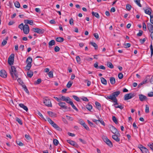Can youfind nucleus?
Here are the masks:
<instances>
[{
  "label": "nucleus",
  "mask_w": 153,
  "mask_h": 153,
  "mask_svg": "<svg viewBox=\"0 0 153 153\" xmlns=\"http://www.w3.org/2000/svg\"><path fill=\"white\" fill-rule=\"evenodd\" d=\"M107 65L108 67L111 68H114V66L113 64L110 62H108L107 63Z\"/></svg>",
  "instance_id": "72a5a7b5"
},
{
  "label": "nucleus",
  "mask_w": 153,
  "mask_h": 153,
  "mask_svg": "<svg viewBox=\"0 0 153 153\" xmlns=\"http://www.w3.org/2000/svg\"><path fill=\"white\" fill-rule=\"evenodd\" d=\"M104 141L109 146L112 147L113 146L111 142L108 139L107 137H104L103 138Z\"/></svg>",
  "instance_id": "423d86ee"
},
{
  "label": "nucleus",
  "mask_w": 153,
  "mask_h": 153,
  "mask_svg": "<svg viewBox=\"0 0 153 153\" xmlns=\"http://www.w3.org/2000/svg\"><path fill=\"white\" fill-rule=\"evenodd\" d=\"M14 4L15 7L18 8H19L20 7V5L19 2L18 1H16L14 3Z\"/></svg>",
  "instance_id": "c9c22d12"
},
{
  "label": "nucleus",
  "mask_w": 153,
  "mask_h": 153,
  "mask_svg": "<svg viewBox=\"0 0 153 153\" xmlns=\"http://www.w3.org/2000/svg\"><path fill=\"white\" fill-rule=\"evenodd\" d=\"M143 30H145V31L146 30V24H145V23H143Z\"/></svg>",
  "instance_id": "4d7b16f0"
},
{
  "label": "nucleus",
  "mask_w": 153,
  "mask_h": 153,
  "mask_svg": "<svg viewBox=\"0 0 153 153\" xmlns=\"http://www.w3.org/2000/svg\"><path fill=\"white\" fill-rule=\"evenodd\" d=\"M0 76L2 77L5 78L7 77V73L4 70H1L0 71Z\"/></svg>",
  "instance_id": "9b49d317"
},
{
  "label": "nucleus",
  "mask_w": 153,
  "mask_h": 153,
  "mask_svg": "<svg viewBox=\"0 0 153 153\" xmlns=\"http://www.w3.org/2000/svg\"><path fill=\"white\" fill-rule=\"evenodd\" d=\"M112 138L117 142L120 141V139L116 135H114L112 136Z\"/></svg>",
  "instance_id": "f3484780"
},
{
  "label": "nucleus",
  "mask_w": 153,
  "mask_h": 153,
  "mask_svg": "<svg viewBox=\"0 0 153 153\" xmlns=\"http://www.w3.org/2000/svg\"><path fill=\"white\" fill-rule=\"evenodd\" d=\"M120 93L119 91H117L113 93L109 96L105 97L107 99H110L112 100L114 102L113 105L115 106L118 104L116 97L118 96Z\"/></svg>",
  "instance_id": "f257e3e1"
},
{
  "label": "nucleus",
  "mask_w": 153,
  "mask_h": 153,
  "mask_svg": "<svg viewBox=\"0 0 153 153\" xmlns=\"http://www.w3.org/2000/svg\"><path fill=\"white\" fill-rule=\"evenodd\" d=\"M76 59L78 63L80 64V63L81 59L79 56H77L76 57Z\"/></svg>",
  "instance_id": "09e8293b"
},
{
  "label": "nucleus",
  "mask_w": 153,
  "mask_h": 153,
  "mask_svg": "<svg viewBox=\"0 0 153 153\" xmlns=\"http://www.w3.org/2000/svg\"><path fill=\"white\" fill-rule=\"evenodd\" d=\"M24 33L25 34H27L29 32V28L28 25L25 24L24 29H23Z\"/></svg>",
  "instance_id": "0eeeda50"
},
{
  "label": "nucleus",
  "mask_w": 153,
  "mask_h": 153,
  "mask_svg": "<svg viewBox=\"0 0 153 153\" xmlns=\"http://www.w3.org/2000/svg\"><path fill=\"white\" fill-rule=\"evenodd\" d=\"M150 50L151 51V56H152L153 54V47L152 46V43H151V45L150 46Z\"/></svg>",
  "instance_id": "4c0bfd02"
},
{
  "label": "nucleus",
  "mask_w": 153,
  "mask_h": 153,
  "mask_svg": "<svg viewBox=\"0 0 153 153\" xmlns=\"http://www.w3.org/2000/svg\"><path fill=\"white\" fill-rule=\"evenodd\" d=\"M55 44V41L54 40H51L48 43L49 47L51 48L52 46L54 45Z\"/></svg>",
  "instance_id": "a211bd4d"
},
{
  "label": "nucleus",
  "mask_w": 153,
  "mask_h": 153,
  "mask_svg": "<svg viewBox=\"0 0 153 153\" xmlns=\"http://www.w3.org/2000/svg\"><path fill=\"white\" fill-rule=\"evenodd\" d=\"M72 84L73 82H72L71 81H69L67 84V87L68 88H70L72 85Z\"/></svg>",
  "instance_id": "2f4dec72"
},
{
  "label": "nucleus",
  "mask_w": 153,
  "mask_h": 153,
  "mask_svg": "<svg viewBox=\"0 0 153 153\" xmlns=\"http://www.w3.org/2000/svg\"><path fill=\"white\" fill-rule=\"evenodd\" d=\"M32 61V59L31 58L29 57L27 58L26 62L28 63H31Z\"/></svg>",
  "instance_id": "473e14b6"
},
{
  "label": "nucleus",
  "mask_w": 153,
  "mask_h": 153,
  "mask_svg": "<svg viewBox=\"0 0 153 153\" xmlns=\"http://www.w3.org/2000/svg\"><path fill=\"white\" fill-rule=\"evenodd\" d=\"M43 103L45 105L48 107H51L52 104L50 100L48 97H45L43 99Z\"/></svg>",
  "instance_id": "7ed1b4c3"
},
{
  "label": "nucleus",
  "mask_w": 153,
  "mask_h": 153,
  "mask_svg": "<svg viewBox=\"0 0 153 153\" xmlns=\"http://www.w3.org/2000/svg\"><path fill=\"white\" fill-rule=\"evenodd\" d=\"M16 143L18 145L20 146H22L23 145L22 143L19 141H16Z\"/></svg>",
  "instance_id": "13d9d810"
},
{
  "label": "nucleus",
  "mask_w": 153,
  "mask_h": 153,
  "mask_svg": "<svg viewBox=\"0 0 153 153\" xmlns=\"http://www.w3.org/2000/svg\"><path fill=\"white\" fill-rule=\"evenodd\" d=\"M41 82V80L40 79H38L35 82L36 84H38L40 83Z\"/></svg>",
  "instance_id": "69168bd1"
},
{
  "label": "nucleus",
  "mask_w": 153,
  "mask_h": 153,
  "mask_svg": "<svg viewBox=\"0 0 153 153\" xmlns=\"http://www.w3.org/2000/svg\"><path fill=\"white\" fill-rule=\"evenodd\" d=\"M53 143L55 145L57 146L59 144V141L57 140L54 139L53 140Z\"/></svg>",
  "instance_id": "79ce46f5"
},
{
  "label": "nucleus",
  "mask_w": 153,
  "mask_h": 153,
  "mask_svg": "<svg viewBox=\"0 0 153 153\" xmlns=\"http://www.w3.org/2000/svg\"><path fill=\"white\" fill-rule=\"evenodd\" d=\"M145 13L149 15L150 16L151 15V9L150 8H148L145 10H144Z\"/></svg>",
  "instance_id": "aec40b11"
},
{
  "label": "nucleus",
  "mask_w": 153,
  "mask_h": 153,
  "mask_svg": "<svg viewBox=\"0 0 153 153\" xmlns=\"http://www.w3.org/2000/svg\"><path fill=\"white\" fill-rule=\"evenodd\" d=\"M10 73L13 79H16L18 77V74L17 72L16 71V68L14 66H12L11 67Z\"/></svg>",
  "instance_id": "f03ea898"
},
{
  "label": "nucleus",
  "mask_w": 153,
  "mask_h": 153,
  "mask_svg": "<svg viewBox=\"0 0 153 153\" xmlns=\"http://www.w3.org/2000/svg\"><path fill=\"white\" fill-rule=\"evenodd\" d=\"M60 49L59 47L57 46H56L54 48V51L56 52L59 51Z\"/></svg>",
  "instance_id": "603ef678"
},
{
  "label": "nucleus",
  "mask_w": 153,
  "mask_h": 153,
  "mask_svg": "<svg viewBox=\"0 0 153 153\" xmlns=\"http://www.w3.org/2000/svg\"><path fill=\"white\" fill-rule=\"evenodd\" d=\"M48 75L50 78H52L53 77V72L51 71L49 72L48 73Z\"/></svg>",
  "instance_id": "49530a36"
},
{
  "label": "nucleus",
  "mask_w": 153,
  "mask_h": 153,
  "mask_svg": "<svg viewBox=\"0 0 153 153\" xmlns=\"http://www.w3.org/2000/svg\"><path fill=\"white\" fill-rule=\"evenodd\" d=\"M131 6L130 4H127L126 6V9L127 10L129 11L131 9Z\"/></svg>",
  "instance_id": "3c124183"
},
{
  "label": "nucleus",
  "mask_w": 153,
  "mask_h": 153,
  "mask_svg": "<svg viewBox=\"0 0 153 153\" xmlns=\"http://www.w3.org/2000/svg\"><path fill=\"white\" fill-rule=\"evenodd\" d=\"M147 80H145L141 82L140 84H139L138 85V88H140L142 85H143L144 84H145L146 83Z\"/></svg>",
  "instance_id": "f704fd0d"
},
{
  "label": "nucleus",
  "mask_w": 153,
  "mask_h": 153,
  "mask_svg": "<svg viewBox=\"0 0 153 153\" xmlns=\"http://www.w3.org/2000/svg\"><path fill=\"white\" fill-rule=\"evenodd\" d=\"M134 1L136 4L139 7H142L140 3V0H134Z\"/></svg>",
  "instance_id": "cd10ccee"
},
{
  "label": "nucleus",
  "mask_w": 153,
  "mask_h": 153,
  "mask_svg": "<svg viewBox=\"0 0 153 153\" xmlns=\"http://www.w3.org/2000/svg\"><path fill=\"white\" fill-rule=\"evenodd\" d=\"M110 128L112 132L114 134L117 133L118 132L117 128L113 126H111Z\"/></svg>",
  "instance_id": "f8f14e48"
},
{
  "label": "nucleus",
  "mask_w": 153,
  "mask_h": 153,
  "mask_svg": "<svg viewBox=\"0 0 153 153\" xmlns=\"http://www.w3.org/2000/svg\"><path fill=\"white\" fill-rule=\"evenodd\" d=\"M65 101L67 103H69L70 104V102H72L70 98L68 97H66V99L65 100Z\"/></svg>",
  "instance_id": "e433bc0d"
},
{
  "label": "nucleus",
  "mask_w": 153,
  "mask_h": 153,
  "mask_svg": "<svg viewBox=\"0 0 153 153\" xmlns=\"http://www.w3.org/2000/svg\"><path fill=\"white\" fill-rule=\"evenodd\" d=\"M16 121L20 125H22V122L21 119L18 118H16Z\"/></svg>",
  "instance_id": "ea45409f"
},
{
  "label": "nucleus",
  "mask_w": 153,
  "mask_h": 153,
  "mask_svg": "<svg viewBox=\"0 0 153 153\" xmlns=\"http://www.w3.org/2000/svg\"><path fill=\"white\" fill-rule=\"evenodd\" d=\"M143 32L141 30H140L138 33L137 34V36H141L143 34Z\"/></svg>",
  "instance_id": "5fc2aeb1"
},
{
  "label": "nucleus",
  "mask_w": 153,
  "mask_h": 153,
  "mask_svg": "<svg viewBox=\"0 0 153 153\" xmlns=\"http://www.w3.org/2000/svg\"><path fill=\"white\" fill-rule=\"evenodd\" d=\"M14 54H12L10 56L8 59V62L10 65H12L13 64L14 60Z\"/></svg>",
  "instance_id": "39448f33"
},
{
  "label": "nucleus",
  "mask_w": 153,
  "mask_h": 153,
  "mask_svg": "<svg viewBox=\"0 0 153 153\" xmlns=\"http://www.w3.org/2000/svg\"><path fill=\"white\" fill-rule=\"evenodd\" d=\"M91 44L92 46L94 47L95 49L96 50H97V49L98 46L96 43L94 42H91Z\"/></svg>",
  "instance_id": "c85d7f7f"
},
{
  "label": "nucleus",
  "mask_w": 153,
  "mask_h": 153,
  "mask_svg": "<svg viewBox=\"0 0 153 153\" xmlns=\"http://www.w3.org/2000/svg\"><path fill=\"white\" fill-rule=\"evenodd\" d=\"M73 97L74 99V100H75L77 101H78V102L79 101L80 99H79V98L77 96H75V95H73Z\"/></svg>",
  "instance_id": "a18cd8bd"
},
{
  "label": "nucleus",
  "mask_w": 153,
  "mask_h": 153,
  "mask_svg": "<svg viewBox=\"0 0 153 153\" xmlns=\"http://www.w3.org/2000/svg\"><path fill=\"white\" fill-rule=\"evenodd\" d=\"M99 122H100L103 126H105V124L102 119L99 120Z\"/></svg>",
  "instance_id": "680f3d73"
},
{
  "label": "nucleus",
  "mask_w": 153,
  "mask_h": 153,
  "mask_svg": "<svg viewBox=\"0 0 153 153\" xmlns=\"http://www.w3.org/2000/svg\"><path fill=\"white\" fill-rule=\"evenodd\" d=\"M150 22L152 24H153V16L152 15L150 16Z\"/></svg>",
  "instance_id": "338daca9"
},
{
  "label": "nucleus",
  "mask_w": 153,
  "mask_h": 153,
  "mask_svg": "<svg viewBox=\"0 0 153 153\" xmlns=\"http://www.w3.org/2000/svg\"><path fill=\"white\" fill-rule=\"evenodd\" d=\"M47 119L49 123L51 125L54 122L49 118H47Z\"/></svg>",
  "instance_id": "8fccbe9b"
},
{
  "label": "nucleus",
  "mask_w": 153,
  "mask_h": 153,
  "mask_svg": "<svg viewBox=\"0 0 153 153\" xmlns=\"http://www.w3.org/2000/svg\"><path fill=\"white\" fill-rule=\"evenodd\" d=\"M95 104L97 108L99 110H100L101 108V105L100 104L97 102H95Z\"/></svg>",
  "instance_id": "6ab92c4d"
},
{
  "label": "nucleus",
  "mask_w": 153,
  "mask_h": 153,
  "mask_svg": "<svg viewBox=\"0 0 153 153\" xmlns=\"http://www.w3.org/2000/svg\"><path fill=\"white\" fill-rule=\"evenodd\" d=\"M118 77L119 79H121L123 77V75L122 73H119L118 75Z\"/></svg>",
  "instance_id": "052dcab7"
},
{
  "label": "nucleus",
  "mask_w": 153,
  "mask_h": 153,
  "mask_svg": "<svg viewBox=\"0 0 153 153\" xmlns=\"http://www.w3.org/2000/svg\"><path fill=\"white\" fill-rule=\"evenodd\" d=\"M19 106L21 108H23L26 111H27L28 110V109L27 107L24 105L23 104L20 103L19 104Z\"/></svg>",
  "instance_id": "dca6fc26"
},
{
  "label": "nucleus",
  "mask_w": 153,
  "mask_h": 153,
  "mask_svg": "<svg viewBox=\"0 0 153 153\" xmlns=\"http://www.w3.org/2000/svg\"><path fill=\"white\" fill-rule=\"evenodd\" d=\"M94 67L97 69H98L99 66H98V63L97 62H96L94 64Z\"/></svg>",
  "instance_id": "6e6d98bb"
},
{
  "label": "nucleus",
  "mask_w": 153,
  "mask_h": 153,
  "mask_svg": "<svg viewBox=\"0 0 153 153\" xmlns=\"http://www.w3.org/2000/svg\"><path fill=\"white\" fill-rule=\"evenodd\" d=\"M27 75L28 77L31 78L33 75V72L30 70H29L27 72Z\"/></svg>",
  "instance_id": "412c9836"
},
{
  "label": "nucleus",
  "mask_w": 153,
  "mask_h": 153,
  "mask_svg": "<svg viewBox=\"0 0 153 153\" xmlns=\"http://www.w3.org/2000/svg\"><path fill=\"white\" fill-rule=\"evenodd\" d=\"M150 50L151 51V56H152L153 54V47L152 46V43H151V45L150 46Z\"/></svg>",
  "instance_id": "58836bf2"
},
{
  "label": "nucleus",
  "mask_w": 153,
  "mask_h": 153,
  "mask_svg": "<svg viewBox=\"0 0 153 153\" xmlns=\"http://www.w3.org/2000/svg\"><path fill=\"white\" fill-rule=\"evenodd\" d=\"M58 104L61 107V108L65 110L68 109V107L66 106V103L64 102H59Z\"/></svg>",
  "instance_id": "1a4fd4ad"
},
{
  "label": "nucleus",
  "mask_w": 153,
  "mask_h": 153,
  "mask_svg": "<svg viewBox=\"0 0 153 153\" xmlns=\"http://www.w3.org/2000/svg\"><path fill=\"white\" fill-rule=\"evenodd\" d=\"M139 99L141 101L146 100L147 99L146 97L142 94H139Z\"/></svg>",
  "instance_id": "4468645a"
},
{
  "label": "nucleus",
  "mask_w": 153,
  "mask_h": 153,
  "mask_svg": "<svg viewBox=\"0 0 153 153\" xmlns=\"http://www.w3.org/2000/svg\"><path fill=\"white\" fill-rule=\"evenodd\" d=\"M148 146H149L151 149L153 151V143H149L148 145Z\"/></svg>",
  "instance_id": "864d4df0"
},
{
  "label": "nucleus",
  "mask_w": 153,
  "mask_h": 153,
  "mask_svg": "<svg viewBox=\"0 0 153 153\" xmlns=\"http://www.w3.org/2000/svg\"><path fill=\"white\" fill-rule=\"evenodd\" d=\"M25 23L26 22V23L29 24L30 25H32L33 24V21L31 20H25Z\"/></svg>",
  "instance_id": "a878e982"
},
{
  "label": "nucleus",
  "mask_w": 153,
  "mask_h": 153,
  "mask_svg": "<svg viewBox=\"0 0 153 153\" xmlns=\"http://www.w3.org/2000/svg\"><path fill=\"white\" fill-rule=\"evenodd\" d=\"M112 120L113 122L115 123L116 124H117L118 122L117 120L116 117L114 116H113L112 117Z\"/></svg>",
  "instance_id": "c03bdc74"
},
{
  "label": "nucleus",
  "mask_w": 153,
  "mask_h": 153,
  "mask_svg": "<svg viewBox=\"0 0 153 153\" xmlns=\"http://www.w3.org/2000/svg\"><path fill=\"white\" fill-rule=\"evenodd\" d=\"M66 97H65V96H62L60 98V101L62 100V101H65V100L66 99Z\"/></svg>",
  "instance_id": "0e129e2a"
},
{
  "label": "nucleus",
  "mask_w": 153,
  "mask_h": 153,
  "mask_svg": "<svg viewBox=\"0 0 153 153\" xmlns=\"http://www.w3.org/2000/svg\"><path fill=\"white\" fill-rule=\"evenodd\" d=\"M93 35L97 39H99V36L97 33H94L93 34Z\"/></svg>",
  "instance_id": "e2e57ef3"
},
{
  "label": "nucleus",
  "mask_w": 153,
  "mask_h": 153,
  "mask_svg": "<svg viewBox=\"0 0 153 153\" xmlns=\"http://www.w3.org/2000/svg\"><path fill=\"white\" fill-rule=\"evenodd\" d=\"M69 23L71 25H72L74 24V20L72 18H71L69 20Z\"/></svg>",
  "instance_id": "bf43d9fd"
},
{
  "label": "nucleus",
  "mask_w": 153,
  "mask_h": 153,
  "mask_svg": "<svg viewBox=\"0 0 153 153\" xmlns=\"http://www.w3.org/2000/svg\"><path fill=\"white\" fill-rule=\"evenodd\" d=\"M33 31L36 33H37L39 34L42 33H44V30L43 29H40L39 28H36L33 29Z\"/></svg>",
  "instance_id": "9d476101"
},
{
  "label": "nucleus",
  "mask_w": 153,
  "mask_h": 153,
  "mask_svg": "<svg viewBox=\"0 0 153 153\" xmlns=\"http://www.w3.org/2000/svg\"><path fill=\"white\" fill-rule=\"evenodd\" d=\"M134 96V94L132 93L126 94L124 96V100H126L130 99L133 97Z\"/></svg>",
  "instance_id": "20e7f679"
},
{
  "label": "nucleus",
  "mask_w": 153,
  "mask_h": 153,
  "mask_svg": "<svg viewBox=\"0 0 153 153\" xmlns=\"http://www.w3.org/2000/svg\"><path fill=\"white\" fill-rule=\"evenodd\" d=\"M48 113L50 116L51 117H55L56 116V114L52 111H48Z\"/></svg>",
  "instance_id": "5701e85b"
},
{
  "label": "nucleus",
  "mask_w": 153,
  "mask_h": 153,
  "mask_svg": "<svg viewBox=\"0 0 153 153\" xmlns=\"http://www.w3.org/2000/svg\"><path fill=\"white\" fill-rule=\"evenodd\" d=\"M148 95L149 97H153V92H151L148 94Z\"/></svg>",
  "instance_id": "774afa93"
},
{
  "label": "nucleus",
  "mask_w": 153,
  "mask_h": 153,
  "mask_svg": "<svg viewBox=\"0 0 153 153\" xmlns=\"http://www.w3.org/2000/svg\"><path fill=\"white\" fill-rule=\"evenodd\" d=\"M147 27L149 31L151 33L153 32V25L150 23H148Z\"/></svg>",
  "instance_id": "ddd939ff"
},
{
  "label": "nucleus",
  "mask_w": 153,
  "mask_h": 153,
  "mask_svg": "<svg viewBox=\"0 0 153 153\" xmlns=\"http://www.w3.org/2000/svg\"><path fill=\"white\" fill-rule=\"evenodd\" d=\"M25 27V25H24V24L23 23L21 24L19 26V28H20L21 30H23V29H24V27Z\"/></svg>",
  "instance_id": "37998d69"
},
{
  "label": "nucleus",
  "mask_w": 153,
  "mask_h": 153,
  "mask_svg": "<svg viewBox=\"0 0 153 153\" xmlns=\"http://www.w3.org/2000/svg\"><path fill=\"white\" fill-rule=\"evenodd\" d=\"M67 142L71 145H72L75 147H77L78 146V145L75 142L71 140H67Z\"/></svg>",
  "instance_id": "6e6552de"
},
{
  "label": "nucleus",
  "mask_w": 153,
  "mask_h": 153,
  "mask_svg": "<svg viewBox=\"0 0 153 153\" xmlns=\"http://www.w3.org/2000/svg\"><path fill=\"white\" fill-rule=\"evenodd\" d=\"M86 108L88 110L90 111L92 108V106L91 104H88L86 106Z\"/></svg>",
  "instance_id": "7c9ffc66"
},
{
  "label": "nucleus",
  "mask_w": 153,
  "mask_h": 153,
  "mask_svg": "<svg viewBox=\"0 0 153 153\" xmlns=\"http://www.w3.org/2000/svg\"><path fill=\"white\" fill-rule=\"evenodd\" d=\"M82 126L84 127V128L87 130L89 131V128L86 124L85 123H83V125Z\"/></svg>",
  "instance_id": "de8ad7c7"
},
{
  "label": "nucleus",
  "mask_w": 153,
  "mask_h": 153,
  "mask_svg": "<svg viewBox=\"0 0 153 153\" xmlns=\"http://www.w3.org/2000/svg\"><path fill=\"white\" fill-rule=\"evenodd\" d=\"M102 83L105 85L107 84V82L106 80L103 77H101L100 78Z\"/></svg>",
  "instance_id": "4be33fe9"
},
{
  "label": "nucleus",
  "mask_w": 153,
  "mask_h": 153,
  "mask_svg": "<svg viewBox=\"0 0 153 153\" xmlns=\"http://www.w3.org/2000/svg\"><path fill=\"white\" fill-rule=\"evenodd\" d=\"M56 40L57 42H61L64 41V39L62 37H59L56 38Z\"/></svg>",
  "instance_id": "393cba45"
},
{
  "label": "nucleus",
  "mask_w": 153,
  "mask_h": 153,
  "mask_svg": "<svg viewBox=\"0 0 153 153\" xmlns=\"http://www.w3.org/2000/svg\"><path fill=\"white\" fill-rule=\"evenodd\" d=\"M145 112L146 113H148L149 112V107L147 105H146Z\"/></svg>",
  "instance_id": "a19ab883"
},
{
  "label": "nucleus",
  "mask_w": 153,
  "mask_h": 153,
  "mask_svg": "<svg viewBox=\"0 0 153 153\" xmlns=\"http://www.w3.org/2000/svg\"><path fill=\"white\" fill-rule=\"evenodd\" d=\"M92 15L94 16H95L97 18V19H99L100 18V16L99 14L96 12H95L94 11H92Z\"/></svg>",
  "instance_id": "b1692460"
},
{
  "label": "nucleus",
  "mask_w": 153,
  "mask_h": 153,
  "mask_svg": "<svg viewBox=\"0 0 153 153\" xmlns=\"http://www.w3.org/2000/svg\"><path fill=\"white\" fill-rule=\"evenodd\" d=\"M56 130L60 131L61 130V128L59 127L56 123L54 122L51 125Z\"/></svg>",
  "instance_id": "2eb2a0df"
},
{
  "label": "nucleus",
  "mask_w": 153,
  "mask_h": 153,
  "mask_svg": "<svg viewBox=\"0 0 153 153\" xmlns=\"http://www.w3.org/2000/svg\"><path fill=\"white\" fill-rule=\"evenodd\" d=\"M70 105L75 110L77 111L78 109L75 106V105H74L73 103V102H70Z\"/></svg>",
  "instance_id": "c756f323"
},
{
  "label": "nucleus",
  "mask_w": 153,
  "mask_h": 153,
  "mask_svg": "<svg viewBox=\"0 0 153 153\" xmlns=\"http://www.w3.org/2000/svg\"><path fill=\"white\" fill-rule=\"evenodd\" d=\"M110 83L112 84H114L115 82V79L114 78L112 77L110 78Z\"/></svg>",
  "instance_id": "bb28decb"
}]
</instances>
